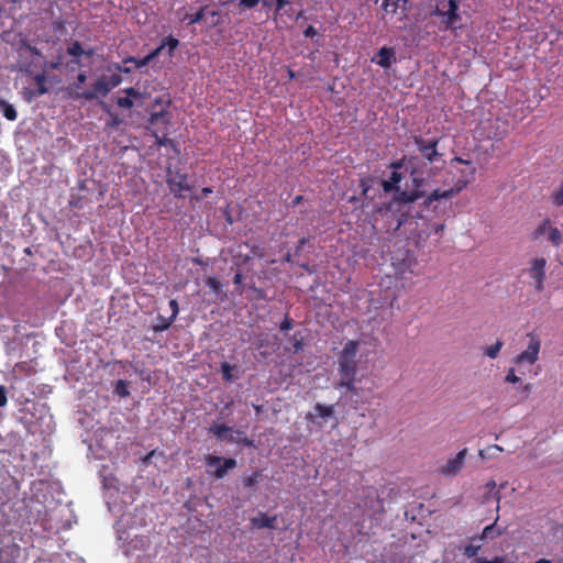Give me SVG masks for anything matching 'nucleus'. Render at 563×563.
Listing matches in <instances>:
<instances>
[{"label": "nucleus", "mask_w": 563, "mask_h": 563, "mask_svg": "<svg viewBox=\"0 0 563 563\" xmlns=\"http://www.w3.org/2000/svg\"><path fill=\"white\" fill-rule=\"evenodd\" d=\"M548 234V240L555 246H559L562 242V233L558 228L550 225L549 220H544L533 232V239Z\"/></svg>", "instance_id": "obj_15"}, {"label": "nucleus", "mask_w": 563, "mask_h": 563, "mask_svg": "<svg viewBox=\"0 0 563 563\" xmlns=\"http://www.w3.org/2000/svg\"><path fill=\"white\" fill-rule=\"evenodd\" d=\"M126 95V97H118L115 100V103L118 107L123 109H131L134 107V100H144L146 97V92H142L139 89L134 87H129L123 90Z\"/></svg>", "instance_id": "obj_17"}, {"label": "nucleus", "mask_w": 563, "mask_h": 563, "mask_svg": "<svg viewBox=\"0 0 563 563\" xmlns=\"http://www.w3.org/2000/svg\"><path fill=\"white\" fill-rule=\"evenodd\" d=\"M114 69L117 70L115 73H118L120 75H121V73L130 74L132 71V69L130 67L122 66L120 64H114Z\"/></svg>", "instance_id": "obj_54"}, {"label": "nucleus", "mask_w": 563, "mask_h": 563, "mask_svg": "<svg viewBox=\"0 0 563 563\" xmlns=\"http://www.w3.org/2000/svg\"><path fill=\"white\" fill-rule=\"evenodd\" d=\"M124 63H133L135 68H142L151 63L150 58L147 56L143 58H136V57H128L123 60Z\"/></svg>", "instance_id": "obj_37"}, {"label": "nucleus", "mask_w": 563, "mask_h": 563, "mask_svg": "<svg viewBox=\"0 0 563 563\" xmlns=\"http://www.w3.org/2000/svg\"><path fill=\"white\" fill-rule=\"evenodd\" d=\"M211 192H212V188H211V187H205V188H202V190H201V194H202V196H205V197H206V196H208V195H209V194H211Z\"/></svg>", "instance_id": "obj_61"}, {"label": "nucleus", "mask_w": 563, "mask_h": 563, "mask_svg": "<svg viewBox=\"0 0 563 563\" xmlns=\"http://www.w3.org/2000/svg\"><path fill=\"white\" fill-rule=\"evenodd\" d=\"M261 476H262L261 471H256L253 474H251L250 476L243 477V479H242L243 486L245 488H250V487L255 486L258 483V478Z\"/></svg>", "instance_id": "obj_33"}, {"label": "nucleus", "mask_w": 563, "mask_h": 563, "mask_svg": "<svg viewBox=\"0 0 563 563\" xmlns=\"http://www.w3.org/2000/svg\"><path fill=\"white\" fill-rule=\"evenodd\" d=\"M150 124L153 126L152 134L155 137L157 146H168L177 151L176 142L167 137L168 128L170 125V115L166 109L152 112L150 115Z\"/></svg>", "instance_id": "obj_3"}, {"label": "nucleus", "mask_w": 563, "mask_h": 563, "mask_svg": "<svg viewBox=\"0 0 563 563\" xmlns=\"http://www.w3.org/2000/svg\"><path fill=\"white\" fill-rule=\"evenodd\" d=\"M169 307L172 309V320H176L178 313H179V306H178V302L176 299H170L169 300Z\"/></svg>", "instance_id": "obj_46"}, {"label": "nucleus", "mask_w": 563, "mask_h": 563, "mask_svg": "<svg viewBox=\"0 0 563 563\" xmlns=\"http://www.w3.org/2000/svg\"><path fill=\"white\" fill-rule=\"evenodd\" d=\"M277 520L276 516H267L264 512H261L257 517L251 518V526L254 529H275V522Z\"/></svg>", "instance_id": "obj_20"}, {"label": "nucleus", "mask_w": 563, "mask_h": 563, "mask_svg": "<svg viewBox=\"0 0 563 563\" xmlns=\"http://www.w3.org/2000/svg\"><path fill=\"white\" fill-rule=\"evenodd\" d=\"M459 0H437L433 15L441 18L444 30H456L461 21Z\"/></svg>", "instance_id": "obj_4"}, {"label": "nucleus", "mask_w": 563, "mask_h": 563, "mask_svg": "<svg viewBox=\"0 0 563 563\" xmlns=\"http://www.w3.org/2000/svg\"><path fill=\"white\" fill-rule=\"evenodd\" d=\"M475 563H505V558L495 556L493 560H487L486 558H477Z\"/></svg>", "instance_id": "obj_47"}, {"label": "nucleus", "mask_w": 563, "mask_h": 563, "mask_svg": "<svg viewBox=\"0 0 563 563\" xmlns=\"http://www.w3.org/2000/svg\"><path fill=\"white\" fill-rule=\"evenodd\" d=\"M87 80V75L85 71H81L77 75V79L76 81L69 86L68 88V96L70 97V92H75V91H81V86L86 82Z\"/></svg>", "instance_id": "obj_31"}, {"label": "nucleus", "mask_w": 563, "mask_h": 563, "mask_svg": "<svg viewBox=\"0 0 563 563\" xmlns=\"http://www.w3.org/2000/svg\"><path fill=\"white\" fill-rule=\"evenodd\" d=\"M15 44L18 46V49L19 51H22V49H25L29 53H31L32 55H36V56H40L41 55V52L40 49L33 44L32 41H30L24 34L22 33H19L16 35V41H15Z\"/></svg>", "instance_id": "obj_23"}, {"label": "nucleus", "mask_w": 563, "mask_h": 563, "mask_svg": "<svg viewBox=\"0 0 563 563\" xmlns=\"http://www.w3.org/2000/svg\"><path fill=\"white\" fill-rule=\"evenodd\" d=\"M372 60L383 68H390L397 60L395 49L387 46L380 47Z\"/></svg>", "instance_id": "obj_18"}, {"label": "nucleus", "mask_w": 563, "mask_h": 563, "mask_svg": "<svg viewBox=\"0 0 563 563\" xmlns=\"http://www.w3.org/2000/svg\"><path fill=\"white\" fill-rule=\"evenodd\" d=\"M206 285L216 294L221 290V283L216 277L207 278Z\"/></svg>", "instance_id": "obj_41"}, {"label": "nucleus", "mask_w": 563, "mask_h": 563, "mask_svg": "<svg viewBox=\"0 0 563 563\" xmlns=\"http://www.w3.org/2000/svg\"><path fill=\"white\" fill-rule=\"evenodd\" d=\"M478 550H479V547L478 545H474V544H467L465 548H464V555H466L467 558H474L477 555L478 553Z\"/></svg>", "instance_id": "obj_43"}, {"label": "nucleus", "mask_w": 563, "mask_h": 563, "mask_svg": "<svg viewBox=\"0 0 563 563\" xmlns=\"http://www.w3.org/2000/svg\"><path fill=\"white\" fill-rule=\"evenodd\" d=\"M505 383L509 384H520L517 388V402L526 401L533 388V385L530 383L522 384L521 377L517 374L516 368L510 367L504 378Z\"/></svg>", "instance_id": "obj_12"}, {"label": "nucleus", "mask_w": 563, "mask_h": 563, "mask_svg": "<svg viewBox=\"0 0 563 563\" xmlns=\"http://www.w3.org/2000/svg\"><path fill=\"white\" fill-rule=\"evenodd\" d=\"M209 14L212 18L211 26H218V25L221 24L220 12L219 11H210Z\"/></svg>", "instance_id": "obj_50"}, {"label": "nucleus", "mask_w": 563, "mask_h": 563, "mask_svg": "<svg viewBox=\"0 0 563 563\" xmlns=\"http://www.w3.org/2000/svg\"><path fill=\"white\" fill-rule=\"evenodd\" d=\"M409 0H383L382 9L387 14H396L398 9H406L407 3Z\"/></svg>", "instance_id": "obj_24"}, {"label": "nucleus", "mask_w": 563, "mask_h": 563, "mask_svg": "<svg viewBox=\"0 0 563 563\" xmlns=\"http://www.w3.org/2000/svg\"><path fill=\"white\" fill-rule=\"evenodd\" d=\"M242 279H243V276H242V273L241 272H238L234 277H233V284L236 286V292L239 295H242L243 294V285H242Z\"/></svg>", "instance_id": "obj_44"}, {"label": "nucleus", "mask_w": 563, "mask_h": 563, "mask_svg": "<svg viewBox=\"0 0 563 563\" xmlns=\"http://www.w3.org/2000/svg\"><path fill=\"white\" fill-rule=\"evenodd\" d=\"M122 82L120 74L114 73L110 76L101 75L92 84L90 90L70 92L73 100L92 101L99 97H106L109 92Z\"/></svg>", "instance_id": "obj_2"}, {"label": "nucleus", "mask_w": 563, "mask_h": 563, "mask_svg": "<svg viewBox=\"0 0 563 563\" xmlns=\"http://www.w3.org/2000/svg\"><path fill=\"white\" fill-rule=\"evenodd\" d=\"M251 253L253 256H257V257H262L263 254L260 252V247L258 246H253L251 249Z\"/></svg>", "instance_id": "obj_60"}, {"label": "nucleus", "mask_w": 563, "mask_h": 563, "mask_svg": "<svg viewBox=\"0 0 563 563\" xmlns=\"http://www.w3.org/2000/svg\"><path fill=\"white\" fill-rule=\"evenodd\" d=\"M329 418H334V406L323 405L320 402H317L313 406V411L307 415L308 420L319 426H321V421H319V419L327 421Z\"/></svg>", "instance_id": "obj_16"}, {"label": "nucleus", "mask_w": 563, "mask_h": 563, "mask_svg": "<svg viewBox=\"0 0 563 563\" xmlns=\"http://www.w3.org/2000/svg\"><path fill=\"white\" fill-rule=\"evenodd\" d=\"M114 393L121 397V398H126L130 396V391H129V387H128V383L123 379H119L117 383H115V386H114Z\"/></svg>", "instance_id": "obj_32"}, {"label": "nucleus", "mask_w": 563, "mask_h": 563, "mask_svg": "<svg viewBox=\"0 0 563 563\" xmlns=\"http://www.w3.org/2000/svg\"><path fill=\"white\" fill-rule=\"evenodd\" d=\"M287 74H288V79L289 80H292V79L296 78V74H295V71L292 69L288 68L287 69Z\"/></svg>", "instance_id": "obj_62"}, {"label": "nucleus", "mask_w": 563, "mask_h": 563, "mask_svg": "<svg viewBox=\"0 0 563 563\" xmlns=\"http://www.w3.org/2000/svg\"><path fill=\"white\" fill-rule=\"evenodd\" d=\"M67 53L74 57H80L81 55H86L88 57L92 56L93 51L89 49L88 52H85L81 44L78 41H74L68 47Z\"/></svg>", "instance_id": "obj_25"}, {"label": "nucleus", "mask_w": 563, "mask_h": 563, "mask_svg": "<svg viewBox=\"0 0 563 563\" xmlns=\"http://www.w3.org/2000/svg\"><path fill=\"white\" fill-rule=\"evenodd\" d=\"M413 143L421 156L429 163H434L442 157L438 151L439 139L426 140L420 135H415Z\"/></svg>", "instance_id": "obj_6"}, {"label": "nucleus", "mask_w": 563, "mask_h": 563, "mask_svg": "<svg viewBox=\"0 0 563 563\" xmlns=\"http://www.w3.org/2000/svg\"><path fill=\"white\" fill-rule=\"evenodd\" d=\"M8 401L7 391L3 386H0V407L4 406Z\"/></svg>", "instance_id": "obj_56"}, {"label": "nucleus", "mask_w": 563, "mask_h": 563, "mask_svg": "<svg viewBox=\"0 0 563 563\" xmlns=\"http://www.w3.org/2000/svg\"><path fill=\"white\" fill-rule=\"evenodd\" d=\"M162 43H165V47L167 46V48H168V51H167L168 56L173 57L174 53H175V49L179 45V41L177 38H175L174 36L169 35L166 38H164V41Z\"/></svg>", "instance_id": "obj_34"}, {"label": "nucleus", "mask_w": 563, "mask_h": 563, "mask_svg": "<svg viewBox=\"0 0 563 563\" xmlns=\"http://www.w3.org/2000/svg\"><path fill=\"white\" fill-rule=\"evenodd\" d=\"M467 186L466 180L459 179L455 184V187L450 189H434L423 201V206L426 208H431L433 202L440 201L442 199L449 200L453 198L455 195H457L462 189H464Z\"/></svg>", "instance_id": "obj_11"}, {"label": "nucleus", "mask_w": 563, "mask_h": 563, "mask_svg": "<svg viewBox=\"0 0 563 563\" xmlns=\"http://www.w3.org/2000/svg\"><path fill=\"white\" fill-rule=\"evenodd\" d=\"M551 198H552V202L554 206H556V207L563 206V183L561 184V186L558 189H555L552 192Z\"/></svg>", "instance_id": "obj_36"}, {"label": "nucleus", "mask_w": 563, "mask_h": 563, "mask_svg": "<svg viewBox=\"0 0 563 563\" xmlns=\"http://www.w3.org/2000/svg\"><path fill=\"white\" fill-rule=\"evenodd\" d=\"M497 521V519L495 520ZM496 526V522L489 525V526H486L483 530V533H482V538L483 539H487V538H495V537H498L501 534V531L500 530H496L495 528Z\"/></svg>", "instance_id": "obj_35"}, {"label": "nucleus", "mask_w": 563, "mask_h": 563, "mask_svg": "<svg viewBox=\"0 0 563 563\" xmlns=\"http://www.w3.org/2000/svg\"><path fill=\"white\" fill-rule=\"evenodd\" d=\"M250 289H251V290H253V291L256 294V298H257V299H265V292H264V290H263V289H261V288H257V287L255 286V284H252V285L250 286Z\"/></svg>", "instance_id": "obj_53"}, {"label": "nucleus", "mask_w": 563, "mask_h": 563, "mask_svg": "<svg viewBox=\"0 0 563 563\" xmlns=\"http://www.w3.org/2000/svg\"><path fill=\"white\" fill-rule=\"evenodd\" d=\"M361 188H362V194L363 196H367V192L371 188V186L368 185V183L365 180V179H361V184H360Z\"/></svg>", "instance_id": "obj_57"}, {"label": "nucleus", "mask_w": 563, "mask_h": 563, "mask_svg": "<svg viewBox=\"0 0 563 563\" xmlns=\"http://www.w3.org/2000/svg\"><path fill=\"white\" fill-rule=\"evenodd\" d=\"M318 34L317 30L314 29L313 25H309L305 31H303V35L306 37H313Z\"/></svg>", "instance_id": "obj_55"}, {"label": "nucleus", "mask_w": 563, "mask_h": 563, "mask_svg": "<svg viewBox=\"0 0 563 563\" xmlns=\"http://www.w3.org/2000/svg\"><path fill=\"white\" fill-rule=\"evenodd\" d=\"M205 461L208 468L214 467L212 474L219 479L223 478L230 470L236 466V461L232 457L223 459L217 455H208Z\"/></svg>", "instance_id": "obj_9"}, {"label": "nucleus", "mask_w": 563, "mask_h": 563, "mask_svg": "<svg viewBox=\"0 0 563 563\" xmlns=\"http://www.w3.org/2000/svg\"><path fill=\"white\" fill-rule=\"evenodd\" d=\"M302 201H303V196H296L291 201V206L295 207V206L301 203Z\"/></svg>", "instance_id": "obj_59"}, {"label": "nucleus", "mask_w": 563, "mask_h": 563, "mask_svg": "<svg viewBox=\"0 0 563 563\" xmlns=\"http://www.w3.org/2000/svg\"><path fill=\"white\" fill-rule=\"evenodd\" d=\"M411 175L413 189L399 191L395 198L397 202L413 203L420 198L428 197L426 196V191L422 189L426 181L424 178L421 176H415V172H412Z\"/></svg>", "instance_id": "obj_8"}, {"label": "nucleus", "mask_w": 563, "mask_h": 563, "mask_svg": "<svg viewBox=\"0 0 563 563\" xmlns=\"http://www.w3.org/2000/svg\"><path fill=\"white\" fill-rule=\"evenodd\" d=\"M303 347V343H302V340H295V343H294V351L295 353H298L299 351H301Z\"/></svg>", "instance_id": "obj_58"}, {"label": "nucleus", "mask_w": 563, "mask_h": 563, "mask_svg": "<svg viewBox=\"0 0 563 563\" xmlns=\"http://www.w3.org/2000/svg\"><path fill=\"white\" fill-rule=\"evenodd\" d=\"M529 336V344L527 346V349L525 351H522L521 353H519L515 358H514V363L517 365V366H521L523 364H529V365H533L538 358H539V353H540V349H541V342L540 340L532 333H529L528 334Z\"/></svg>", "instance_id": "obj_7"}, {"label": "nucleus", "mask_w": 563, "mask_h": 563, "mask_svg": "<svg viewBox=\"0 0 563 563\" xmlns=\"http://www.w3.org/2000/svg\"><path fill=\"white\" fill-rule=\"evenodd\" d=\"M260 3V0H239L240 11L254 9Z\"/></svg>", "instance_id": "obj_40"}, {"label": "nucleus", "mask_w": 563, "mask_h": 563, "mask_svg": "<svg viewBox=\"0 0 563 563\" xmlns=\"http://www.w3.org/2000/svg\"><path fill=\"white\" fill-rule=\"evenodd\" d=\"M166 183L170 192L176 198H184L183 192L189 191L191 189L190 185L188 184L187 174H184L180 170H173L172 168H167Z\"/></svg>", "instance_id": "obj_5"}, {"label": "nucleus", "mask_w": 563, "mask_h": 563, "mask_svg": "<svg viewBox=\"0 0 563 563\" xmlns=\"http://www.w3.org/2000/svg\"><path fill=\"white\" fill-rule=\"evenodd\" d=\"M20 548L8 545L0 549V563H19Z\"/></svg>", "instance_id": "obj_22"}, {"label": "nucleus", "mask_w": 563, "mask_h": 563, "mask_svg": "<svg viewBox=\"0 0 563 563\" xmlns=\"http://www.w3.org/2000/svg\"><path fill=\"white\" fill-rule=\"evenodd\" d=\"M534 563H551V561L548 559H540V560L536 561Z\"/></svg>", "instance_id": "obj_64"}, {"label": "nucleus", "mask_w": 563, "mask_h": 563, "mask_svg": "<svg viewBox=\"0 0 563 563\" xmlns=\"http://www.w3.org/2000/svg\"><path fill=\"white\" fill-rule=\"evenodd\" d=\"M405 158L397 159L393 163H390L389 167L393 168L396 172H399L404 167Z\"/></svg>", "instance_id": "obj_52"}, {"label": "nucleus", "mask_w": 563, "mask_h": 563, "mask_svg": "<svg viewBox=\"0 0 563 563\" xmlns=\"http://www.w3.org/2000/svg\"><path fill=\"white\" fill-rule=\"evenodd\" d=\"M402 180V174L400 172L393 170L389 179L382 181V187L385 192H396L399 194L400 187L399 184Z\"/></svg>", "instance_id": "obj_21"}, {"label": "nucleus", "mask_w": 563, "mask_h": 563, "mask_svg": "<svg viewBox=\"0 0 563 563\" xmlns=\"http://www.w3.org/2000/svg\"><path fill=\"white\" fill-rule=\"evenodd\" d=\"M496 452H503V448L497 444L489 445L487 449L479 451L481 456L485 457L487 454L488 457L495 456Z\"/></svg>", "instance_id": "obj_39"}, {"label": "nucleus", "mask_w": 563, "mask_h": 563, "mask_svg": "<svg viewBox=\"0 0 563 563\" xmlns=\"http://www.w3.org/2000/svg\"><path fill=\"white\" fill-rule=\"evenodd\" d=\"M156 454H158L157 450H152V451H150L145 456H143V457L141 459L142 464H143L144 466H148V465L151 464L152 459H153ZM159 455H163V452H159Z\"/></svg>", "instance_id": "obj_45"}, {"label": "nucleus", "mask_w": 563, "mask_h": 563, "mask_svg": "<svg viewBox=\"0 0 563 563\" xmlns=\"http://www.w3.org/2000/svg\"><path fill=\"white\" fill-rule=\"evenodd\" d=\"M228 431H230V428L225 424H214L210 428V432L219 439H221Z\"/></svg>", "instance_id": "obj_38"}, {"label": "nucleus", "mask_w": 563, "mask_h": 563, "mask_svg": "<svg viewBox=\"0 0 563 563\" xmlns=\"http://www.w3.org/2000/svg\"><path fill=\"white\" fill-rule=\"evenodd\" d=\"M165 48V43H162L158 47H156L155 49H153L150 54H147L146 56L150 58V60L152 62L153 59H155L156 57H158L163 49Z\"/></svg>", "instance_id": "obj_49"}, {"label": "nucleus", "mask_w": 563, "mask_h": 563, "mask_svg": "<svg viewBox=\"0 0 563 563\" xmlns=\"http://www.w3.org/2000/svg\"><path fill=\"white\" fill-rule=\"evenodd\" d=\"M206 9H207V7L205 5V7H201L195 14H186L184 16V21H187L188 25L199 23L200 21H202L203 16H205Z\"/></svg>", "instance_id": "obj_29"}, {"label": "nucleus", "mask_w": 563, "mask_h": 563, "mask_svg": "<svg viewBox=\"0 0 563 563\" xmlns=\"http://www.w3.org/2000/svg\"><path fill=\"white\" fill-rule=\"evenodd\" d=\"M466 454L467 449L461 450L453 459H450L439 468V473L448 477L456 476L464 466Z\"/></svg>", "instance_id": "obj_14"}, {"label": "nucleus", "mask_w": 563, "mask_h": 563, "mask_svg": "<svg viewBox=\"0 0 563 563\" xmlns=\"http://www.w3.org/2000/svg\"><path fill=\"white\" fill-rule=\"evenodd\" d=\"M175 320H172V318H165L163 316H158L157 323L153 325V330L155 332H163L169 329V327L173 324Z\"/></svg>", "instance_id": "obj_27"}, {"label": "nucleus", "mask_w": 563, "mask_h": 563, "mask_svg": "<svg viewBox=\"0 0 563 563\" xmlns=\"http://www.w3.org/2000/svg\"><path fill=\"white\" fill-rule=\"evenodd\" d=\"M34 81L37 86V95H45L48 91V88L46 87V76L44 73H38L34 77Z\"/></svg>", "instance_id": "obj_30"}, {"label": "nucleus", "mask_w": 563, "mask_h": 563, "mask_svg": "<svg viewBox=\"0 0 563 563\" xmlns=\"http://www.w3.org/2000/svg\"><path fill=\"white\" fill-rule=\"evenodd\" d=\"M280 330L282 331H288L292 328V320L286 316V318L284 319V321L280 323Z\"/></svg>", "instance_id": "obj_51"}, {"label": "nucleus", "mask_w": 563, "mask_h": 563, "mask_svg": "<svg viewBox=\"0 0 563 563\" xmlns=\"http://www.w3.org/2000/svg\"><path fill=\"white\" fill-rule=\"evenodd\" d=\"M0 109L2 110L3 115L7 120H9V121L16 120L18 112H16L15 108L13 107V104H11L4 100H0Z\"/></svg>", "instance_id": "obj_26"}, {"label": "nucleus", "mask_w": 563, "mask_h": 563, "mask_svg": "<svg viewBox=\"0 0 563 563\" xmlns=\"http://www.w3.org/2000/svg\"><path fill=\"white\" fill-rule=\"evenodd\" d=\"M545 267L547 260L543 257L534 258L530 262L529 276L533 279L537 291L544 289Z\"/></svg>", "instance_id": "obj_13"}, {"label": "nucleus", "mask_w": 563, "mask_h": 563, "mask_svg": "<svg viewBox=\"0 0 563 563\" xmlns=\"http://www.w3.org/2000/svg\"><path fill=\"white\" fill-rule=\"evenodd\" d=\"M454 161H456L460 164H467V165L471 164L470 161L463 159L461 157H455Z\"/></svg>", "instance_id": "obj_63"}, {"label": "nucleus", "mask_w": 563, "mask_h": 563, "mask_svg": "<svg viewBox=\"0 0 563 563\" xmlns=\"http://www.w3.org/2000/svg\"><path fill=\"white\" fill-rule=\"evenodd\" d=\"M503 346H504V342L501 340H497L495 344L489 345L485 349L484 354L486 356H488L489 358L494 360L499 355Z\"/></svg>", "instance_id": "obj_28"}, {"label": "nucleus", "mask_w": 563, "mask_h": 563, "mask_svg": "<svg viewBox=\"0 0 563 563\" xmlns=\"http://www.w3.org/2000/svg\"><path fill=\"white\" fill-rule=\"evenodd\" d=\"M363 500L360 504V507H363L364 510L368 511V515L372 517L376 514H380L384 510L383 500L379 498L377 489L374 487H366L363 489Z\"/></svg>", "instance_id": "obj_10"}, {"label": "nucleus", "mask_w": 563, "mask_h": 563, "mask_svg": "<svg viewBox=\"0 0 563 563\" xmlns=\"http://www.w3.org/2000/svg\"><path fill=\"white\" fill-rule=\"evenodd\" d=\"M284 15L289 19L294 18V8L291 2L289 0H275V9L272 16L273 21L278 23L279 21H283Z\"/></svg>", "instance_id": "obj_19"}, {"label": "nucleus", "mask_w": 563, "mask_h": 563, "mask_svg": "<svg viewBox=\"0 0 563 563\" xmlns=\"http://www.w3.org/2000/svg\"><path fill=\"white\" fill-rule=\"evenodd\" d=\"M221 372H222V376H223V379L227 380V382H230L232 380V366L227 363V362H223L221 364Z\"/></svg>", "instance_id": "obj_42"}, {"label": "nucleus", "mask_w": 563, "mask_h": 563, "mask_svg": "<svg viewBox=\"0 0 563 563\" xmlns=\"http://www.w3.org/2000/svg\"><path fill=\"white\" fill-rule=\"evenodd\" d=\"M360 345V341L349 340L336 355L338 378L333 382V387L350 398L360 397L364 391L360 386L362 377L357 376Z\"/></svg>", "instance_id": "obj_1"}, {"label": "nucleus", "mask_w": 563, "mask_h": 563, "mask_svg": "<svg viewBox=\"0 0 563 563\" xmlns=\"http://www.w3.org/2000/svg\"><path fill=\"white\" fill-rule=\"evenodd\" d=\"M101 104H102V109L104 111H107L111 115V123H110V125L111 126H118L121 123V120L118 118L117 114H113V113L110 112V110H109V108L107 107L106 103L102 102Z\"/></svg>", "instance_id": "obj_48"}]
</instances>
